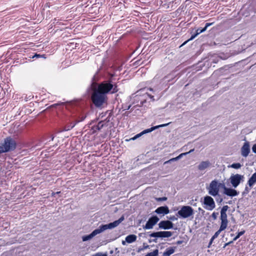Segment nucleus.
Masks as SVG:
<instances>
[{"mask_svg":"<svg viewBox=\"0 0 256 256\" xmlns=\"http://www.w3.org/2000/svg\"><path fill=\"white\" fill-rule=\"evenodd\" d=\"M124 220V216H122L118 220H115L112 222H110L106 224H102L98 228L94 230L91 234L88 235L84 236L82 237L83 242H86L91 240L96 235L100 234L108 229H112L118 226L120 222Z\"/></svg>","mask_w":256,"mask_h":256,"instance_id":"f257e3e1","label":"nucleus"},{"mask_svg":"<svg viewBox=\"0 0 256 256\" xmlns=\"http://www.w3.org/2000/svg\"><path fill=\"white\" fill-rule=\"evenodd\" d=\"M16 146V140L10 136H8L0 143V154L14 150Z\"/></svg>","mask_w":256,"mask_h":256,"instance_id":"f03ea898","label":"nucleus"},{"mask_svg":"<svg viewBox=\"0 0 256 256\" xmlns=\"http://www.w3.org/2000/svg\"><path fill=\"white\" fill-rule=\"evenodd\" d=\"M91 100L94 105L98 108L100 107L107 100V96L104 94L96 88L93 90Z\"/></svg>","mask_w":256,"mask_h":256,"instance_id":"7ed1b4c3","label":"nucleus"},{"mask_svg":"<svg viewBox=\"0 0 256 256\" xmlns=\"http://www.w3.org/2000/svg\"><path fill=\"white\" fill-rule=\"evenodd\" d=\"M96 88L106 96L108 93L114 94L118 92L116 84H113L110 82H101Z\"/></svg>","mask_w":256,"mask_h":256,"instance_id":"20e7f679","label":"nucleus"},{"mask_svg":"<svg viewBox=\"0 0 256 256\" xmlns=\"http://www.w3.org/2000/svg\"><path fill=\"white\" fill-rule=\"evenodd\" d=\"M172 235V232L170 231H160L156 232H150L149 236L154 238V239L149 240V242H157L158 238H169Z\"/></svg>","mask_w":256,"mask_h":256,"instance_id":"39448f33","label":"nucleus"},{"mask_svg":"<svg viewBox=\"0 0 256 256\" xmlns=\"http://www.w3.org/2000/svg\"><path fill=\"white\" fill-rule=\"evenodd\" d=\"M194 214V210L190 206H184L178 212V215L182 218L192 216Z\"/></svg>","mask_w":256,"mask_h":256,"instance_id":"423d86ee","label":"nucleus"},{"mask_svg":"<svg viewBox=\"0 0 256 256\" xmlns=\"http://www.w3.org/2000/svg\"><path fill=\"white\" fill-rule=\"evenodd\" d=\"M220 184H221L218 183L216 180L212 181L208 188V194L213 196H217L219 192V187Z\"/></svg>","mask_w":256,"mask_h":256,"instance_id":"0eeeda50","label":"nucleus"},{"mask_svg":"<svg viewBox=\"0 0 256 256\" xmlns=\"http://www.w3.org/2000/svg\"><path fill=\"white\" fill-rule=\"evenodd\" d=\"M244 178V176L243 175L240 174H232L230 176V180L232 186L236 188L240 184Z\"/></svg>","mask_w":256,"mask_h":256,"instance_id":"6e6552de","label":"nucleus"},{"mask_svg":"<svg viewBox=\"0 0 256 256\" xmlns=\"http://www.w3.org/2000/svg\"><path fill=\"white\" fill-rule=\"evenodd\" d=\"M204 204L205 205L204 208L208 210H212L216 207L215 202L214 199L210 196L204 197Z\"/></svg>","mask_w":256,"mask_h":256,"instance_id":"1a4fd4ad","label":"nucleus"},{"mask_svg":"<svg viewBox=\"0 0 256 256\" xmlns=\"http://www.w3.org/2000/svg\"><path fill=\"white\" fill-rule=\"evenodd\" d=\"M228 208V206H224L220 210V226L226 228L228 223L227 214L226 213Z\"/></svg>","mask_w":256,"mask_h":256,"instance_id":"9d476101","label":"nucleus"},{"mask_svg":"<svg viewBox=\"0 0 256 256\" xmlns=\"http://www.w3.org/2000/svg\"><path fill=\"white\" fill-rule=\"evenodd\" d=\"M159 220L160 219L157 216H153L148 219L146 225L143 226V228L145 230L152 229Z\"/></svg>","mask_w":256,"mask_h":256,"instance_id":"9b49d317","label":"nucleus"},{"mask_svg":"<svg viewBox=\"0 0 256 256\" xmlns=\"http://www.w3.org/2000/svg\"><path fill=\"white\" fill-rule=\"evenodd\" d=\"M174 224L170 220H162L158 224L159 228L164 230H170L173 228Z\"/></svg>","mask_w":256,"mask_h":256,"instance_id":"f8f14e48","label":"nucleus"},{"mask_svg":"<svg viewBox=\"0 0 256 256\" xmlns=\"http://www.w3.org/2000/svg\"><path fill=\"white\" fill-rule=\"evenodd\" d=\"M224 194L228 196L232 197L238 196V192L234 189L226 188L224 185Z\"/></svg>","mask_w":256,"mask_h":256,"instance_id":"ddd939ff","label":"nucleus"},{"mask_svg":"<svg viewBox=\"0 0 256 256\" xmlns=\"http://www.w3.org/2000/svg\"><path fill=\"white\" fill-rule=\"evenodd\" d=\"M158 214L164 216L170 212L169 208L167 206H162L158 208L154 211Z\"/></svg>","mask_w":256,"mask_h":256,"instance_id":"4468645a","label":"nucleus"},{"mask_svg":"<svg viewBox=\"0 0 256 256\" xmlns=\"http://www.w3.org/2000/svg\"><path fill=\"white\" fill-rule=\"evenodd\" d=\"M250 152V145L248 142L244 143L241 149V154L244 157H246Z\"/></svg>","mask_w":256,"mask_h":256,"instance_id":"2eb2a0df","label":"nucleus"},{"mask_svg":"<svg viewBox=\"0 0 256 256\" xmlns=\"http://www.w3.org/2000/svg\"><path fill=\"white\" fill-rule=\"evenodd\" d=\"M210 165V163L208 160L202 161L198 166V169L200 170H204L208 168Z\"/></svg>","mask_w":256,"mask_h":256,"instance_id":"dca6fc26","label":"nucleus"},{"mask_svg":"<svg viewBox=\"0 0 256 256\" xmlns=\"http://www.w3.org/2000/svg\"><path fill=\"white\" fill-rule=\"evenodd\" d=\"M169 124L170 123H168V124H160V125H158V126H155L152 127L150 128H148V129H146V130H143L142 132V134H144L150 132H152V130H154L156 129H157V128H159L166 126H168Z\"/></svg>","mask_w":256,"mask_h":256,"instance_id":"f3484780","label":"nucleus"},{"mask_svg":"<svg viewBox=\"0 0 256 256\" xmlns=\"http://www.w3.org/2000/svg\"><path fill=\"white\" fill-rule=\"evenodd\" d=\"M256 184V173L254 172L252 174L251 177L248 179L247 184L250 187H252Z\"/></svg>","mask_w":256,"mask_h":256,"instance_id":"a211bd4d","label":"nucleus"},{"mask_svg":"<svg viewBox=\"0 0 256 256\" xmlns=\"http://www.w3.org/2000/svg\"><path fill=\"white\" fill-rule=\"evenodd\" d=\"M175 248V247H170L166 248L165 252L163 253V256H170L174 252Z\"/></svg>","mask_w":256,"mask_h":256,"instance_id":"6ab92c4d","label":"nucleus"},{"mask_svg":"<svg viewBox=\"0 0 256 256\" xmlns=\"http://www.w3.org/2000/svg\"><path fill=\"white\" fill-rule=\"evenodd\" d=\"M136 236L134 234H130L126 236V241L128 244L132 243L135 242L136 240Z\"/></svg>","mask_w":256,"mask_h":256,"instance_id":"aec40b11","label":"nucleus"},{"mask_svg":"<svg viewBox=\"0 0 256 256\" xmlns=\"http://www.w3.org/2000/svg\"><path fill=\"white\" fill-rule=\"evenodd\" d=\"M206 30V28H204L202 29H200V28H198L196 30V34L194 35H192L190 38V40H192L194 39L196 36H198V34H200V33L202 32H204Z\"/></svg>","mask_w":256,"mask_h":256,"instance_id":"412c9836","label":"nucleus"},{"mask_svg":"<svg viewBox=\"0 0 256 256\" xmlns=\"http://www.w3.org/2000/svg\"><path fill=\"white\" fill-rule=\"evenodd\" d=\"M77 123H76V120H74V122H70V123L68 124L65 128L66 130H68L72 128Z\"/></svg>","mask_w":256,"mask_h":256,"instance_id":"4be33fe9","label":"nucleus"},{"mask_svg":"<svg viewBox=\"0 0 256 256\" xmlns=\"http://www.w3.org/2000/svg\"><path fill=\"white\" fill-rule=\"evenodd\" d=\"M226 228L220 226V229L217 232H215V234H214V236H212V239L216 238L220 234V232L224 230Z\"/></svg>","mask_w":256,"mask_h":256,"instance_id":"5701e85b","label":"nucleus"},{"mask_svg":"<svg viewBox=\"0 0 256 256\" xmlns=\"http://www.w3.org/2000/svg\"><path fill=\"white\" fill-rule=\"evenodd\" d=\"M106 124V122H104L103 121H100L98 124L97 126H96V128L98 130H100L103 128L104 125Z\"/></svg>","mask_w":256,"mask_h":256,"instance_id":"b1692460","label":"nucleus"},{"mask_svg":"<svg viewBox=\"0 0 256 256\" xmlns=\"http://www.w3.org/2000/svg\"><path fill=\"white\" fill-rule=\"evenodd\" d=\"M158 250L156 249L152 252H150L146 254L145 256H158Z\"/></svg>","mask_w":256,"mask_h":256,"instance_id":"393cba45","label":"nucleus"},{"mask_svg":"<svg viewBox=\"0 0 256 256\" xmlns=\"http://www.w3.org/2000/svg\"><path fill=\"white\" fill-rule=\"evenodd\" d=\"M242 166V165L240 163H234L232 164H231L228 167H230L235 169H238L240 168Z\"/></svg>","mask_w":256,"mask_h":256,"instance_id":"a878e982","label":"nucleus"},{"mask_svg":"<svg viewBox=\"0 0 256 256\" xmlns=\"http://www.w3.org/2000/svg\"><path fill=\"white\" fill-rule=\"evenodd\" d=\"M182 158L181 156L179 155L178 156H176V158H171L170 160L165 162H164V164L169 163V162H171L176 161V160H179L180 158Z\"/></svg>","mask_w":256,"mask_h":256,"instance_id":"bb28decb","label":"nucleus"},{"mask_svg":"<svg viewBox=\"0 0 256 256\" xmlns=\"http://www.w3.org/2000/svg\"><path fill=\"white\" fill-rule=\"evenodd\" d=\"M182 158L181 156L179 155L178 156H176V158H171L170 160L165 162H164V164L169 163V162H171L176 161V160H179L180 158Z\"/></svg>","mask_w":256,"mask_h":256,"instance_id":"cd10ccee","label":"nucleus"},{"mask_svg":"<svg viewBox=\"0 0 256 256\" xmlns=\"http://www.w3.org/2000/svg\"><path fill=\"white\" fill-rule=\"evenodd\" d=\"M244 230L241 231L239 232H238V234L233 239V241L236 240L237 239H238L241 236L244 234Z\"/></svg>","mask_w":256,"mask_h":256,"instance_id":"c85d7f7f","label":"nucleus"},{"mask_svg":"<svg viewBox=\"0 0 256 256\" xmlns=\"http://www.w3.org/2000/svg\"><path fill=\"white\" fill-rule=\"evenodd\" d=\"M86 118V115L85 116H82L80 117H79L78 120H76V123L78 124L79 122L83 121Z\"/></svg>","mask_w":256,"mask_h":256,"instance_id":"c756f323","label":"nucleus"},{"mask_svg":"<svg viewBox=\"0 0 256 256\" xmlns=\"http://www.w3.org/2000/svg\"><path fill=\"white\" fill-rule=\"evenodd\" d=\"M252 187H250L248 184L246 186L244 192L246 194L248 193Z\"/></svg>","mask_w":256,"mask_h":256,"instance_id":"7c9ffc66","label":"nucleus"},{"mask_svg":"<svg viewBox=\"0 0 256 256\" xmlns=\"http://www.w3.org/2000/svg\"><path fill=\"white\" fill-rule=\"evenodd\" d=\"M92 256H107V254H103V253H102V252H98V253H96L94 254H93Z\"/></svg>","mask_w":256,"mask_h":256,"instance_id":"2f4dec72","label":"nucleus"},{"mask_svg":"<svg viewBox=\"0 0 256 256\" xmlns=\"http://www.w3.org/2000/svg\"><path fill=\"white\" fill-rule=\"evenodd\" d=\"M218 214V212H214L212 214V216L213 218V219L215 220L217 218Z\"/></svg>","mask_w":256,"mask_h":256,"instance_id":"473e14b6","label":"nucleus"},{"mask_svg":"<svg viewBox=\"0 0 256 256\" xmlns=\"http://www.w3.org/2000/svg\"><path fill=\"white\" fill-rule=\"evenodd\" d=\"M142 135V132L138 134H137L134 137L132 138H131V140H136V138H138L140 137V136H141Z\"/></svg>","mask_w":256,"mask_h":256,"instance_id":"72a5a7b5","label":"nucleus"},{"mask_svg":"<svg viewBox=\"0 0 256 256\" xmlns=\"http://www.w3.org/2000/svg\"><path fill=\"white\" fill-rule=\"evenodd\" d=\"M194 150V149L191 150H190V152H184V153H182V154H180V156H181V157H182V156H184V155H186V154H189V153H190V152H193Z\"/></svg>","mask_w":256,"mask_h":256,"instance_id":"f704fd0d","label":"nucleus"},{"mask_svg":"<svg viewBox=\"0 0 256 256\" xmlns=\"http://www.w3.org/2000/svg\"><path fill=\"white\" fill-rule=\"evenodd\" d=\"M194 150V149L191 150H190V152H184V153H182V154H180V156H181V157H182V156H184V155H186V154H189V153H190V152H193Z\"/></svg>","mask_w":256,"mask_h":256,"instance_id":"c9c22d12","label":"nucleus"},{"mask_svg":"<svg viewBox=\"0 0 256 256\" xmlns=\"http://www.w3.org/2000/svg\"><path fill=\"white\" fill-rule=\"evenodd\" d=\"M149 248V246L147 244L144 243L143 244V248H142V250H145V249H147V248Z\"/></svg>","mask_w":256,"mask_h":256,"instance_id":"e433bc0d","label":"nucleus"},{"mask_svg":"<svg viewBox=\"0 0 256 256\" xmlns=\"http://www.w3.org/2000/svg\"><path fill=\"white\" fill-rule=\"evenodd\" d=\"M214 24V22H210V23H206V26H204V28H206V30L207 29V28L210 26H212V24Z\"/></svg>","mask_w":256,"mask_h":256,"instance_id":"4c0bfd02","label":"nucleus"},{"mask_svg":"<svg viewBox=\"0 0 256 256\" xmlns=\"http://www.w3.org/2000/svg\"><path fill=\"white\" fill-rule=\"evenodd\" d=\"M40 57H44V55H42V56H41L40 54H36L32 58H40Z\"/></svg>","mask_w":256,"mask_h":256,"instance_id":"58836bf2","label":"nucleus"},{"mask_svg":"<svg viewBox=\"0 0 256 256\" xmlns=\"http://www.w3.org/2000/svg\"><path fill=\"white\" fill-rule=\"evenodd\" d=\"M252 150L256 154V144L252 146Z\"/></svg>","mask_w":256,"mask_h":256,"instance_id":"ea45409f","label":"nucleus"},{"mask_svg":"<svg viewBox=\"0 0 256 256\" xmlns=\"http://www.w3.org/2000/svg\"><path fill=\"white\" fill-rule=\"evenodd\" d=\"M214 239H212V238H211L210 241V242L208 244V248H210V245L212 244V242H213V240H214Z\"/></svg>","mask_w":256,"mask_h":256,"instance_id":"a19ab883","label":"nucleus"},{"mask_svg":"<svg viewBox=\"0 0 256 256\" xmlns=\"http://www.w3.org/2000/svg\"><path fill=\"white\" fill-rule=\"evenodd\" d=\"M148 96L152 100H154V96L150 94H147Z\"/></svg>","mask_w":256,"mask_h":256,"instance_id":"79ce46f5","label":"nucleus"},{"mask_svg":"<svg viewBox=\"0 0 256 256\" xmlns=\"http://www.w3.org/2000/svg\"><path fill=\"white\" fill-rule=\"evenodd\" d=\"M160 200H166V198L163 197V198H160Z\"/></svg>","mask_w":256,"mask_h":256,"instance_id":"37998d69","label":"nucleus"},{"mask_svg":"<svg viewBox=\"0 0 256 256\" xmlns=\"http://www.w3.org/2000/svg\"><path fill=\"white\" fill-rule=\"evenodd\" d=\"M182 240H178V242H176V244H182Z\"/></svg>","mask_w":256,"mask_h":256,"instance_id":"c03bdc74","label":"nucleus"},{"mask_svg":"<svg viewBox=\"0 0 256 256\" xmlns=\"http://www.w3.org/2000/svg\"><path fill=\"white\" fill-rule=\"evenodd\" d=\"M126 240H122V245H125V244H126Z\"/></svg>","mask_w":256,"mask_h":256,"instance_id":"a18cd8bd","label":"nucleus"},{"mask_svg":"<svg viewBox=\"0 0 256 256\" xmlns=\"http://www.w3.org/2000/svg\"><path fill=\"white\" fill-rule=\"evenodd\" d=\"M56 194V192H52V196H54Z\"/></svg>","mask_w":256,"mask_h":256,"instance_id":"49530a36","label":"nucleus"},{"mask_svg":"<svg viewBox=\"0 0 256 256\" xmlns=\"http://www.w3.org/2000/svg\"><path fill=\"white\" fill-rule=\"evenodd\" d=\"M228 245H229V244H228V242H227V243H226V244H224V248H226V247L227 246H228Z\"/></svg>","mask_w":256,"mask_h":256,"instance_id":"de8ad7c7","label":"nucleus"},{"mask_svg":"<svg viewBox=\"0 0 256 256\" xmlns=\"http://www.w3.org/2000/svg\"><path fill=\"white\" fill-rule=\"evenodd\" d=\"M232 242H233V240L232 241H230V242H228V244H231Z\"/></svg>","mask_w":256,"mask_h":256,"instance_id":"09e8293b","label":"nucleus"},{"mask_svg":"<svg viewBox=\"0 0 256 256\" xmlns=\"http://www.w3.org/2000/svg\"><path fill=\"white\" fill-rule=\"evenodd\" d=\"M198 210H199V211H201V210H203L202 209V208H198Z\"/></svg>","mask_w":256,"mask_h":256,"instance_id":"8fccbe9b","label":"nucleus"},{"mask_svg":"<svg viewBox=\"0 0 256 256\" xmlns=\"http://www.w3.org/2000/svg\"><path fill=\"white\" fill-rule=\"evenodd\" d=\"M60 192H56V194H60Z\"/></svg>","mask_w":256,"mask_h":256,"instance_id":"3c124183","label":"nucleus"},{"mask_svg":"<svg viewBox=\"0 0 256 256\" xmlns=\"http://www.w3.org/2000/svg\"><path fill=\"white\" fill-rule=\"evenodd\" d=\"M130 106H129L128 108V110H129L130 108Z\"/></svg>","mask_w":256,"mask_h":256,"instance_id":"603ef678","label":"nucleus"},{"mask_svg":"<svg viewBox=\"0 0 256 256\" xmlns=\"http://www.w3.org/2000/svg\"><path fill=\"white\" fill-rule=\"evenodd\" d=\"M149 90H150V91H152V89L151 88H150Z\"/></svg>","mask_w":256,"mask_h":256,"instance_id":"864d4df0","label":"nucleus"},{"mask_svg":"<svg viewBox=\"0 0 256 256\" xmlns=\"http://www.w3.org/2000/svg\"><path fill=\"white\" fill-rule=\"evenodd\" d=\"M58 104H54V106L58 105Z\"/></svg>","mask_w":256,"mask_h":256,"instance_id":"5fc2aeb1","label":"nucleus"},{"mask_svg":"<svg viewBox=\"0 0 256 256\" xmlns=\"http://www.w3.org/2000/svg\"><path fill=\"white\" fill-rule=\"evenodd\" d=\"M255 172L256 173V172Z\"/></svg>","mask_w":256,"mask_h":256,"instance_id":"6e6d98bb","label":"nucleus"}]
</instances>
